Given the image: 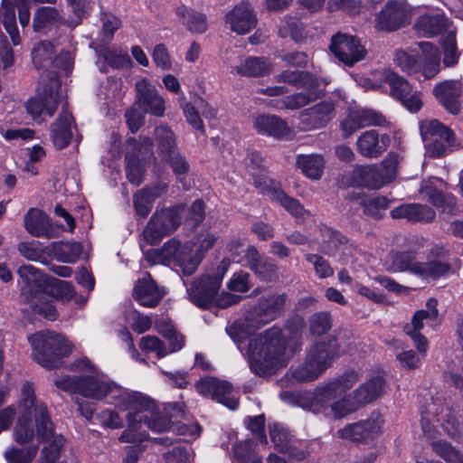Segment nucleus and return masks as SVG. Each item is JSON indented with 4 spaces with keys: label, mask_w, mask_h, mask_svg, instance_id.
<instances>
[{
    "label": "nucleus",
    "mask_w": 463,
    "mask_h": 463,
    "mask_svg": "<svg viewBox=\"0 0 463 463\" xmlns=\"http://www.w3.org/2000/svg\"><path fill=\"white\" fill-rule=\"evenodd\" d=\"M287 302L285 294H272L262 297L245 317V326L259 328L280 317Z\"/></svg>",
    "instance_id": "obj_16"
},
{
    "label": "nucleus",
    "mask_w": 463,
    "mask_h": 463,
    "mask_svg": "<svg viewBox=\"0 0 463 463\" xmlns=\"http://www.w3.org/2000/svg\"><path fill=\"white\" fill-rule=\"evenodd\" d=\"M230 335L248 359L250 371L260 377L270 375L286 366L301 345V333L298 329L292 331L286 328L281 331L278 327H271L263 335L250 337L246 345L241 336L232 335V329Z\"/></svg>",
    "instance_id": "obj_2"
},
{
    "label": "nucleus",
    "mask_w": 463,
    "mask_h": 463,
    "mask_svg": "<svg viewBox=\"0 0 463 463\" xmlns=\"http://www.w3.org/2000/svg\"><path fill=\"white\" fill-rule=\"evenodd\" d=\"M437 301L430 298L426 303V309H420L415 312L411 324L403 326V331L420 332L424 326V321H433L438 317Z\"/></svg>",
    "instance_id": "obj_41"
},
{
    "label": "nucleus",
    "mask_w": 463,
    "mask_h": 463,
    "mask_svg": "<svg viewBox=\"0 0 463 463\" xmlns=\"http://www.w3.org/2000/svg\"><path fill=\"white\" fill-rule=\"evenodd\" d=\"M19 407L28 414H34L36 437L40 442L49 440L53 436L52 422L47 412L46 407L36 401L34 387L25 382L21 390Z\"/></svg>",
    "instance_id": "obj_15"
},
{
    "label": "nucleus",
    "mask_w": 463,
    "mask_h": 463,
    "mask_svg": "<svg viewBox=\"0 0 463 463\" xmlns=\"http://www.w3.org/2000/svg\"><path fill=\"white\" fill-rule=\"evenodd\" d=\"M390 144L391 137L389 135H380L378 131L370 129L363 132L358 137L356 149L364 157L376 158L387 150Z\"/></svg>",
    "instance_id": "obj_23"
},
{
    "label": "nucleus",
    "mask_w": 463,
    "mask_h": 463,
    "mask_svg": "<svg viewBox=\"0 0 463 463\" xmlns=\"http://www.w3.org/2000/svg\"><path fill=\"white\" fill-rule=\"evenodd\" d=\"M73 118L71 114L62 108L58 118L51 125V138L54 146L63 149L69 146L72 138Z\"/></svg>",
    "instance_id": "obj_31"
},
{
    "label": "nucleus",
    "mask_w": 463,
    "mask_h": 463,
    "mask_svg": "<svg viewBox=\"0 0 463 463\" xmlns=\"http://www.w3.org/2000/svg\"><path fill=\"white\" fill-rule=\"evenodd\" d=\"M165 295L164 288L157 287L150 274H146L144 278L138 279L134 288V298L146 307H156Z\"/></svg>",
    "instance_id": "obj_29"
},
{
    "label": "nucleus",
    "mask_w": 463,
    "mask_h": 463,
    "mask_svg": "<svg viewBox=\"0 0 463 463\" xmlns=\"http://www.w3.org/2000/svg\"><path fill=\"white\" fill-rule=\"evenodd\" d=\"M411 8L407 3L391 1L377 15L376 28L382 31H394L410 22Z\"/></svg>",
    "instance_id": "obj_20"
},
{
    "label": "nucleus",
    "mask_w": 463,
    "mask_h": 463,
    "mask_svg": "<svg viewBox=\"0 0 463 463\" xmlns=\"http://www.w3.org/2000/svg\"><path fill=\"white\" fill-rule=\"evenodd\" d=\"M434 418L437 422H440L443 430L448 433V435L454 437L458 434V426L450 410L448 407H441L439 410L436 408V404L431 402L428 404L426 411L422 412L421 417L422 430L428 437H431L432 430L430 422Z\"/></svg>",
    "instance_id": "obj_21"
},
{
    "label": "nucleus",
    "mask_w": 463,
    "mask_h": 463,
    "mask_svg": "<svg viewBox=\"0 0 463 463\" xmlns=\"http://www.w3.org/2000/svg\"><path fill=\"white\" fill-rule=\"evenodd\" d=\"M432 448L448 463H463L462 455L449 443L442 440L435 441Z\"/></svg>",
    "instance_id": "obj_55"
},
{
    "label": "nucleus",
    "mask_w": 463,
    "mask_h": 463,
    "mask_svg": "<svg viewBox=\"0 0 463 463\" xmlns=\"http://www.w3.org/2000/svg\"><path fill=\"white\" fill-rule=\"evenodd\" d=\"M423 192L434 206L441 208L444 213L450 215L456 213V198L453 195L444 194L442 192L431 187H427Z\"/></svg>",
    "instance_id": "obj_43"
},
{
    "label": "nucleus",
    "mask_w": 463,
    "mask_h": 463,
    "mask_svg": "<svg viewBox=\"0 0 463 463\" xmlns=\"http://www.w3.org/2000/svg\"><path fill=\"white\" fill-rule=\"evenodd\" d=\"M273 70L272 62L266 57L249 56L241 60L240 63L232 66L231 72L241 77H264Z\"/></svg>",
    "instance_id": "obj_30"
},
{
    "label": "nucleus",
    "mask_w": 463,
    "mask_h": 463,
    "mask_svg": "<svg viewBox=\"0 0 463 463\" xmlns=\"http://www.w3.org/2000/svg\"><path fill=\"white\" fill-rule=\"evenodd\" d=\"M354 175L360 185L368 188L379 189L386 184L376 165L357 166L354 170Z\"/></svg>",
    "instance_id": "obj_37"
},
{
    "label": "nucleus",
    "mask_w": 463,
    "mask_h": 463,
    "mask_svg": "<svg viewBox=\"0 0 463 463\" xmlns=\"http://www.w3.org/2000/svg\"><path fill=\"white\" fill-rule=\"evenodd\" d=\"M390 203L391 200L385 196H376L363 200L361 203L363 204L364 211L365 213L375 218H380L381 212L386 210Z\"/></svg>",
    "instance_id": "obj_60"
},
{
    "label": "nucleus",
    "mask_w": 463,
    "mask_h": 463,
    "mask_svg": "<svg viewBox=\"0 0 463 463\" xmlns=\"http://www.w3.org/2000/svg\"><path fill=\"white\" fill-rule=\"evenodd\" d=\"M214 392L211 399L217 401L218 402L225 405L231 410H234L238 406L237 400L230 397V393L232 392V385L226 381H216V384L214 385Z\"/></svg>",
    "instance_id": "obj_50"
},
{
    "label": "nucleus",
    "mask_w": 463,
    "mask_h": 463,
    "mask_svg": "<svg viewBox=\"0 0 463 463\" xmlns=\"http://www.w3.org/2000/svg\"><path fill=\"white\" fill-rule=\"evenodd\" d=\"M175 13L182 24L191 33H203L207 30V19L203 14L184 5L177 6Z\"/></svg>",
    "instance_id": "obj_35"
},
{
    "label": "nucleus",
    "mask_w": 463,
    "mask_h": 463,
    "mask_svg": "<svg viewBox=\"0 0 463 463\" xmlns=\"http://www.w3.org/2000/svg\"><path fill=\"white\" fill-rule=\"evenodd\" d=\"M58 260L74 263L82 253V246L79 242H59L54 245Z\"/></svg>",
    "instance_id": "obj_46"
},
{
    "label": "nucleus",
    "mask_w": 463,
    "mask_h": 463,
    "mask_svg": "<svg viewBox=\"0 0 463 463\" xmlns=\"http://www.w3.org/2000/svg\"><path fill=\"white\" fill-rule=\"evenodd\" d=\"M140 139L142 143L138 147H135L132 152L128 151L126 155L128 161L127 176L128 181L136 185H138L142 182L145 173L144 164L139 156L149 154L152 148L150 138L141 137Z\"/></svg>",
    "instance_id": "obj_28"
},
{
    "label": "nucleus",
    "mask_w": 463,
    "mask_h": 463,
    "mask_svg": "<svg viewBox=\"0 0 463 463\" xmlns=\"http://www.w3.org/2000/svg\"><path fill=\"white\" fill-rule=\"evenodd\" d=\"M156 327L157 331L168 341L169 348L167 349L169 354L175 353L183 348L184 337L177 334L173 326H165V328H162L160 325L156 324Z\"/></svg>",
    "instance_id": "obj_59"
},
{
    "label": "nucleus",
    "mask_w": 463,
    "mask_h": 463,
    "mask_svg": "<svg viewBox=\"0 0 463 463\" xmlns=\"http://www.w3.org/2000/svg\"><path fill=\"white\" fill-rule=\"evenodd\" d=\"M309 330L314 335H322L330 330L332 326L331 316L328 312L316 313L310 317Z\"/></svg>",
    "instance_id": "obj_52"
},
{
    "label": "nucleus",
    "mask_w": 463,
    "mask_h": 463,
    "mask_svg": "<svg viewBox=\"0 0 463 463\" xmlns=\"http://www.w3.org/2000/svg\"><path fill=\"white\" fill-rule=\"evenodd\" d=\"M253 128L260 135L277 139L288 137L291 134V128L288 123L275 115H258L253 119Z\"/></svg>",
    "instance_id": "obj_27"
},
{
    "label": "nucleus",
    "mask_w": 463,
    "mask_h": 463,
    "mask_svg": "<svg viewBox=\"0 0 463 463\" xmlns=\"http://www.w3.org/2000/svg\"><path fill=\"white\" fill-rule=\"evenodd\" d=\"M297 165L307 177L318 180L323 175L325 160L320 155H299Z\"/></svg>",
    "instance_id": "obj_39"
},
{
    "label": "nucleus",
    "mask_w": 463,
    "mask_h": 463,
    "mask_svg": "<svg viewBox=\"0 0 463 463\" xmlns=\"http://www.w3.org/2000/svg\"><path fill=\"white\" fill-rule=\"evenodd\" d=\"M418 46L422 54V58L419 61L420 72L424 79H431L439 71V51L430 42H420Z\"/></svg>",
    "instance_id": "obj_34"
},
{
    "label": "nucleus",
    "mask_w": 463,
    "mask_h": 463,
    "mask_svg": "<svg viewBox=\"0 0 463 463\" xmlns=\"http://www.w3.org/2000/svg\"><path fill=\"white\" fill-rule=\"evenodd\" d=\"M155 140L158 153L164 156L177 149L174 132L165 126L155 129Z\"/></svg>",
    "instance_id": "obj_44"
},
{
    "label": "nucleus",
    "mask_w": 463,
    "mask_h": 463,
    "mask_svg": "<svg viewBox=\"0 0 463 463\" xmlns=\"http://www.w3.org/2000/svg\"><path fill=\"white\" fill-rule=\"evenodd\" d=\"M393 61L397 67L408 74L420 71L419 60L413 54L403 50H397L395 52Z\"/></svg>",
    "instance_id": "obj_51"
},
{
    "label": "nucleus",
    "mask_w": 463,
    "mask_h": 463,
    "mask_svg": "<svg viewBox=\"0 0 463 463\" xmlns=\"http://www.w3.org/2000/svg\"><path fill=\"white\" fill-rule=\"evenodd\" d=\"M184 206L156 210L143 232L144 240L150 245L158 244L162 239L173 233L181 223Z\"/></svg>",
    "instance_id": "obj_13"
},
{
    "label": "nucleus",
    "mask_w": 463,
    "mask_h": 463,
    "mask_svg": "<svg viewBox=\"0 0 463 463\" xmlns=\"http://www.w3.org/2000/svg\"><path fill=\"white\" fill-rule=\"evenodd\" d=\"M136 213L146 218L151 212L154 201L146 191L139 190L134 194L133 198Z\"/></svg>",
    "instance_id": "obj_61"
},
{
    "label": "nucleus",
    "mask_w": 463,
    "mask_h": 463,
    "mask_svg": "<svg viewBox=\"0 0 463 463\" xmlns=\"http://www.w3.org/2000/svg\"><path fill=\"white\" fill-rule=\"evenodd\" d=\"M441 47L443 50V63L446 67L455 66L459 58V52L457 48L456 33L449 31V33L441 40Z\"/></svg>",
    "instance_id": "obj_48"
},
{
    "label": "nucleus",
    "mask_w": 463,
    "mask_h": 463,
    "mask_svg": "<svg viewBox=\"0 0 463 463\" xmlns=\"http://www.w3.org/2000/svg\"><path fill=\"white\" fill-rule=\"evenodd\" d=\"M426 243L425 238L413 235L408 239V245L411 250L394 252L391 256V264L388 270L391 272L409 271L423 279H436L446 275L450 266L440 260L420 262L416 260V250L422 248Z\"/></svg>",
    "instance_id": "obj_6"
},
{
    "label": "nucleus",
    "mask_w": 463,
    "mask_h": 463,
    "mask_svg": "<svg viewBox=\"0 0 463 463\" xmlns=\"http://www.w3.org/2000/svg\"><path fill=\"white\" fill-rule=\"evenodd\" d=\"M279 83H287L304 90L273 100L271 106L277 109L295 110L308 105L323 97L324 92L318 88L317 79L305 71L285 70L275 75Z\"/></svg>",
    "instance_id": "obj_5"
},
{
    "label": "nucleus",
    "mask_w": 463,
    "mask_h": 463,
    "mask_svg": "<svg viewBox=\"0 0 463 463\" xmlns=\"http://www.w3.org/2000/svg\"><path fill=\"white\" fill-rule=\"evenodd\" d=\"M432 448L448 463H463L462 455L449 443L442 440L435 441Z\"/></svg>",
    "instance_id": "obj_57"
},
{
    "label": "nucleus",
    "mask_w": 463,
    "mask_h": 463,
    "mask_svg": "<svg viewBox=\"0 0 463 463\" xmlns=\"http://www.w3.org/2000/svg\"><path fill=\"white\" fill-rule=\"evenodd\" d=\"M432 448L448 463H463L462 455L449 443L442 440L435 441Z\"/></svg>",
    "instance_id": "obj_56"
},
{
    "label": "nucleus",
    "mask_w": 463,
    "mask_h": 463,
    "mask_svg": "<svg viewBox=\"0 0 463 463\" xmlns=\"http://www.w3.org/2000/svg\"><path fill=\"white\" fill-rule=\"evenodd\" d=\"M31 415L22 411L17 419L14 430V438L19 444H26L33 438V430L31 427Z\"/></svg>",
    "instance_id": "obj_49"
},
{
    "label": "nucleus",
    "mask_w": 463,
    "mask_h": 463,
    "mask_svg": "<svg viewBox=\"0 0 463 463\" xmlns=\"http://www.w3.org/2000/svg\"><path fill=\"white\" fill-rule=\"evenodd\" d=\"M139 346L143 351L156 353L159 358L169 354L168 349L164 342L155 335L143 336L140 340Z\"/></svg>",
    "instance_id": "obj_58"
},
{
    "label": "nucleus",
    "mask_w": 463,
    "mask_h": 463,
    "mask_svg": "<svg viewBox=\"0 0 463 463\" xmlns=\"http://www.w3.org/2000/svg\"><path fill=\"white\" fill-rule=\"evenodd\" d=\"M62 22L63 17L57 8L43 6L39 7L33 14V27L35 32H40Z\"/></svg>",
    "instance_id": "obj_38"
},
{
    "label": "nucleus",
    "mask_w": 463,
    "mask_h": 463,
    "mask_svg": "<svg viewBox=\"0 0 463 463\" xmlns=\"http://www.w3.org/2000/svg\"><path fill=\"white\" fill-rule=\"evenodd\" d=\"M198 245L196 249L194 250L192 248V257L193 259H198V265L201 263L203 259L205 253L213 248L214 243L216 242V236L210 232H203L198 236Z\"/></svg>",
    "instance_id": "obj_53"
},
{
    "label": "nucleus",
    "mask_w": 463,
    "mask_h": 463,
    "mask_svg": "<svg viewBox=\"0 0 463 463\" xmlns=\"http://www.w3.org/2000/svg\"><path fill=\"white\" fill-rule=\"evenodd\" d=\"M393 219H406L411 222H430L435 218V212L428 205L420 203H404L391 211Z\"/></svg>",
    "instance_id": "obj_33"
},
{
    "label": "nucleus",
    "mask_w": 463,
    "mask_h": 463,
    "mask_svg": "<svg viewBox=\"0 0 463 463\" xmlns=\"http://www.w3.org/2000/svg\"><path fill=\"white\" fill-rule=\"evenodd\" d=\"M145 258L151 265H176L186 276L194 274L198 268V259L192 257V243L181 244L175 239L166 241L159 250H147Z\"/></svg>",
    "instance_id": "obj_10"
},
{
    "label": "nucleus",
    "mask_w": 463,
    "mask_h": 463,
    "mask_svg": "<svg viewBox=\"0 0 463 463\" xmlns=\"http://www.w3.org/2000/svg\"><path fill=\"white\" fill-rule=\"evenodd\" d=\"M448 20L440 14H424L418 18L415 28L425 37H433L446 29Z\"/></svg>",
    "instance_id": "obj_36"
},
{
    "label": "nucleus",
    "mask_w": 463,
    "mask_h": 463,
    "mask_svg": "<svg viewBox=\"0 0 463 463\" xmlns=\"http://www.w3.org/2000/svg\"><path fill=\"white\" fill-rule=\"evenodd\" d=\"M234 455L238 463H261L260 457L251 448V442L240 441L234 448Z\"/></svg>",
    "instance_id": "obj_54"
},
{
    "label": "nucleus",
    "mask_w": 463,
    "mask_h": 463,
    "mask_svg": "<svg viewBox=\"0 0 463 463\" xmlns=\"http://www.w3.org/2000/svg\"><path fill=\"white\" fill-rule=\"evenodd\" d=\"M61 100V81L55 73L42 75L34 98L26 103L27 112L34 120L43 115L52 117Z\"/></svg>",
    "instance_id": "obj_11"
},
{
    "label": "nucleus",
    "mask_w": 463,
    "mask_h": 463,
    "mask_svg": "<svg viewBox=\"0 0 463 463\" xmlns=\"http://www.w3.org/2000/svg\"><path fill=\"white\" fill-rule=\"evenodd\" d=\"M344 138H348L355 131L364 128L357 110L351 111L340 124Z\"/></svg>",
    "instance_id": "obj_63"
},
{
    "label": "nucleus",
    "mask_w": 463,
    "mask_h": 463,
    "mask_svg": "<svg viewBox=\"0 0 463 463\" xmlns=\"http://www.w3.org/2000/svg\"><path fill=\"white\" fill-rule=\"evenodd\" d=\"M25 230L34 237L51 239L55 236L49 217L41 210L31 208L24 218Z\"/></svg>",
    "instance_id": "obj_32"
},
{
    "label": "nucleus",
    "mask_w": 463,
    "mask_h": 463,
    "mask_svg": "<svg viewBox=\"0 0 463 463\" xmlns=\"http://www.w3.org/2000/svg\"><path fill=\"white\" fill-rule=\"evenodd\" d=\"M339 353L340 346L334 338L316 344L308 350L304 363L292 372V378L299 383L315 381Z\"/></svg>",
    "instance_id": "obj_9"
},
{
    "label": "nucleus",
    "mask_w": 463,
    "mask_h": 463,
    "mask_svg": "<svg viewBox=\"0 0 463 463\" xmlns=\"http://www.w3.org/2000/svg\"><path fill=\"white\" fill-rule=\"evenodd\" d=\"M335 115V104L331 100H324L299 114L301 128L305 131L325 127Z\"/></svg>",
    "instance_id": "obj_22"
},
{
    "label": "nucleus",
    "mask_w": 463,
    "mask_h": 463,
    "mask_svg": "<svg viewBox=\"0 0 463 463\" xmlns=\"http://www.w3.org/2000/svg\"><path fill=\"white\" fill-rule=\"evenodd\" d=\"M225 23L232 32L246 34L256 26L257 18L249 4L241 2L227 13Z\"/></svg>",
    "instance_id": "obj_25"
},
{
    "label": "nucleus",
    "mask_w": 463,
    "mask_h": 463,
    "mask_svg": "<svg viewBox=\"0 0 463 463\" xmlns=\"http://www.w3.org/2000/svg\"><path fill=\"white\" fill-rule=\"evenodd\" d=\"M148 399L153 404L151 409L128 410L127 420L128 425V429L119 437L121 442H141L147 439L146 431L141 430L143 425H146L148 429L156 432L170 431L171 420L167 417L156 415L153 419H149V416L154 412L155 403L153 400Z\"/></svg>",
    "instance_id": "obj_12"
},
{
    "label": "nucleus",
    "mask_w": 463,
    "mask_h": 463,
    "mask_svg": "<svg viewBox=\"0 0 463 463\" xmlns=\"http://www.w3.org/2000/svg\"><path fill=\"white\" fill-rule=\"evenodd\" d=\"M135 88L137 91L136 106L153 116L163 117L165 101L156 86L146 78H143L136 82Z\"/></svg>",
    "instance_id": "obj_19"
},
{
    "label": "nucleus",
    "mask_w": 463,
    "mask_h": 463,
    "mask_svg": "<svg viewBox=\"0 0 463 463\" xmlns=\"http://www.w3.org/2000/svg\"><path fill=\"white\" fill-rule=\"evenodd\" d=\"M53 45L47 41L37 43L32 51V61L37 68H46L51 66L53 60Z\"/></svg>",
    "instance_id": "obj_45"
},
{
    "label": "nucleus",
    "mask_w": 463,
    "mask_h": 463,
    "mask_svg": "<svg viewBox=\"0 0 463 463\" xmlns=\"http://www.w3.org/2000/svg\"><path fill=\"white\" fill-rule=\"evenodd\" d=\"M17 249L24 258L41 263H47V256L51 252L49 247H44L40 241H36L20 242Z\"/></svg>",
    "instance_id": "obj_42"
},
{
    "label": "nucleus",
    "mask_w": 463,
    "mask_h": 463,
    "mask_svg": "<svg viewBox=\"0 0 463 463\" xmlns=\"http://www.w3.org/2000/svg\"><path fill=\"white\" fill-rule=\"evenodd\" d=\"M383 80L389 84L391 95L411 112H417L422 107L420 93L412 89L410 83L393 71H385Z\"/></svg>",
    "instance_id": "obj_18"
},
{
    "label": "nucleus",
    "mask_w": 463,
    "mask_h": 463,
    "mask_svg": "<svg viewBox=\"0 0 463 463\" xmlns=\"http://www.w3.org/2000/svg\"><path fill=\"white\" fill-rule=\"evenodd\" d=\"M61 391L78 393L92 400L110 399V403L119 410H147L153 406L148 397L139 392H129L114 383L105 381L98 375L62 376L54 382Z\"/></svg>",
    "instance_id": "obj_3"
},
{
    "label": "nucleus",
    "mask_w": 463,
    "mask_h": 463,
    "mask_svg": "<svg viewBox=\"0 0 463 463\" xmlns=\"http://www.w3.org/2000/svg\"><path fill=\"white\" fill-rule=\"evenodd\" d=\"M166 161L174 173L181 179V175H185L189 171V164L185 158L176 150L162 156Z\"/></svg>",
    "instance_id": "obj_62"
},
{
    "label": "nucleus",
    "mask_w": 463,
    "mask_h": 463,
    "mask_svg": "<svg viewBox=\"0 0 463 463\" xmlns=\"http://www.w3.org/2000/svg\"><path fill=\"white\" fill-rule=\"evenodd\" d=\"M462 91V82L454 80H444L434 89L439 102L452 114H458L460 110Z\"/></svg>",
    "instance_id": "obj_26"
},
{
    "label": "nucleus",
    "mask_w": 463,
    "mask_h": 463,
    "mask_svg": "<svg viewBox=\"0 0 463 463\" xmlns=\"http://www.w3.org/2000/svg\"><path fill=\"white\" fill-rule=\"evenodd\" d=\"M230 265L229 259H222L213 274H205L194 279L187 288L189 300L204 309L213 307L224 308L240 302L241 298L238 295L228 292L218 295L222 281Z\"/></svg>",
    "instance_id": "obj_4"
},
{
    "label": "nucleus",
    "mask_w": 463,
    "mask_h": 463,
    "mask_svg": "<svg viewBox=\"0 0 463 463\" xmlns=\"http://www.w3.org/2000/svg\"><path fill=\"white\" fill-rule=\"evenodd\" d=\"M358 380L356 372L348 371L317 387L308 410L327 418L341 419L373 402L383 393L385 379L380 374L372 376L357 389L346 393Z\"/></svg>",
    "instance_id": "obj_1"
},
{
    "label": "nucleus",
    "mask_w": 463,
    "mask_h": 463,
    "mask_svg": "<svg viewBox=\"0 0 463 463\" xmlns=\"http://www.w3.org/2000/svg\"><path fill=\"white\" fill-rule=\"evenodd\" d=\"M383 425L381 417H371L366 420L349 424L337 430L340 439L352 441H362L374 438L379 434Z\"/></svg>",
    "instance_id": "obj_24"
},
{
    "label": "nucleus",
    "mask_w": 463,
    "mask_h": 463,
    "mask_svg": "<svg viewBox=\"0 0 463 463\" xmlns=\"http://www.w3.org/2000/svg\"><path fill=\"white\" fill-rule=\"evenodd\" d=\"M270 200L279 203L286 211L295 217H304L308 215V211L305 210L298 200L288 196L282 190L270 188L267 190Z\"/></svg>",
    "instance_id": "obj_40"
},
{
    "label": "nucleus",
    "mask_w": 463,
    "mask_h": 463,
    "mask_svg": "<svg viewBox=\"0 0 463 463\" xmlns=\"http://www.w3.org/2000/svg\"><path fill=\"white\" fill-rule=\"evenodd\" d=\"M33 348V357L42 366L51 369L59 364V359L68 356L73 349L72 344L62 335L54 331H39L28 336Z\"/></svg>",
    "instance_id": "obj_8"
},
{
    "label": "nucleus",
    "mask_w": 463,
    "mask_h": 463,
    "mask_svg": "<svg viewBox=\"0 0 463 463\" xmlns=\"http://www.w3.org/2000/svg\"><path fill=\"white\" fill-rule=\"evenodd\" d=\"M329 50L340 62L347 66L363 60L366 53L359 39L342 33L332 36Z\"/></svg>",
    "instance_id": "obj_17"
},
{
    "label": "nucleus",
    "mask_w": 463,
    "mask_h": 463,
    "mask_svg": "<svg viewBox=\"0 0 463 463\" xmlns=\"http://www.w3.org/2000/svg\"><path fill=\"white\" fill-rule=\"evenodd\" d=\"M269 435L274 445L279 451L294 456L291 435L284 427L279 424H273L269 428Z\"/></svg>",
    "instance_id": "obj_47"
},
{
    "label": "nucleus",
    "mask_w": 463,
    "mask_h": 463,
    "mask_svg": "<svg viewBox=\"0 0 463 463\" xmlns=\"http://www.w3.org/2000/svg\"><path fill=\"white\" fill-rule=\"evenodd\" d=\"M426 151L432 157L447 155L455 144L452 131L437 119H425L420 124Z\"/></svg>",
    "instance_id": "obj_14"
},
{
    "label": "nucleus",
    "mask_w": 463,
    "mask_h": 463,
    "mask_svg": "<svg viewBox=\"0 0 463 463\" xmlns=\"http://www.w3.org/2000/svg\"><path fill=\"white\" fill-rule=\"evenodd\" d=\"M227 287L233 292H247L251 287L250 274L242 270L235 272L228 281Z\"/></svg>",
    "instance_id": "obj_64"
},
{
    "label": "nucleus",
    "mask_w": 463,
    "mask_h": 463,
    "mask_svg": "<svg viewBox=\"0 0 463 463\" xmlns=\"http://www.w3.org/2000/svg\"><path fill=\"white\" fill-rule=\"evenodd\" d=\"M18 275L25 284L21 289V295L32 310L46 319L55 320L56 308L50 301V298L41 289L47 282L45 276L30 264L21 266L18 269Z\"/></svg>",
    "instance_id": "obj_7"
}]
</instances>
